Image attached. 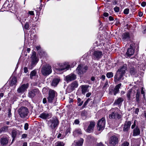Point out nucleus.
Wrapping results in <instances>:
<instances>
[{
    "mask_svg": "<svg viewBox=\"0 0 146 146\" xmlns=\"http://www.w3.org/2000/svg\"><path fill=\"white\" fill-rule=\"evenodd\" d=\"M60 79L59 77L55 78L52 80L51 82V86H56L59 82Z\"/></svg>",
    "mask_w": 146,
    "mask_h": 146,
    "instance_id": "b1692460",
    "label": "nucleus"
},
{
    "mask_svg": "<svg viewBox=\"0 0 146 146\" xmlns=\"http://www.w3.org/2000/svg\"><path fill=\"white\" fill-rule=\"evenodd\" d=\"M6 89V88H5V86H4L0 90V97L1 98H2L3 97L4 92Z\"/></svg>",
    "mask_w": 146,
    "mask_h": 146,
    "instance_id": "4c0bfd02",
    "label": "nucleus"
},
{
    "mask_svg": "<svg viewBox=\"0 0 146 146\" xmlns=\"http://www.w3.org/2000/svg\"><path fill=\"white\" fill-rule=\"evenodd\" d=\"M121 84L120 83L117 85L114 89L111 90L112 93L114 95L119 92V89L121 86Z\"/></svg>",
    "mask_w": 146,
    "mask_h": 146,
    "instance_id": "5701e85b",
    "label": "nucleus"
},
{
    "mask_svg": "<svg viewBox=\"0 0 146 146\" xmlns=\"http://www.w3.org/2000/svg\"><path fill=\"white\" fill-rule=\"evenodd\" d=\"M19 132V131L16 129H13L11 131V137L12 138V143L14 141L17 135Z\"/></svg>",
    "mask_w": 146,
    "mask_h": 146,
    "instance_id": "393cba45",
    "label": "nucleus"
},
{
    "mask_svg": "<svg viewBox=\"0 0 146 146\" xmlns=\"http://www.w3.org/2000/svg\"><path fill=\"white\" fill-rule=\"evenodd\" d=\"M96 146H105L102 142L97 143Z\"/></svg>",
    "mask_w": 146,
    "mask_h": 146,
    "instance_id": "bf43d9fd",
    "label": "nucleus"
},
{
    "mask_svg": "<svg viewBox=\"0 0 146 146\" xmlns=\"http://www.w3.org/2000/svg\"><path fill=\"white\" fill-rule=\"evenodd\" d=\"M8 117L10 118L11 117L12 114L11 113V107H9L8 108Z\"/></svg>",
    "mask_w": 146,
    "mask_h": 146,
    "instance_id": "c03bdc74",
    "label": "nucleus"
},
{
    "mask_svg": "<svg viewBox=\"0 0 146 146\" xmlns=\"http://www.w3.org/2000/svg\"><path fill=\"white\" fill-rule=\"evenodd\" d=\"M109 117L110 119H116L118 124L121 123L122 119L121 115L117 111L112 112L109 115Z\"/></svg>",
    "mask_w": 146,
    "mask_h": 146,
    "instance_id": "1a4fd4ad",
    "label": "nucleus"
},
{
    "mask_svg": "<svg viewBox=\"0 0 146 146\" xmlns=\"http://www.w3.org/2000/svg\"><path fill=\"white\" fill-rule=\"evenodd\" d=\"M141 5L143 7H145L146 5V3L143 1L141 3Z\"/></svg>",
    "mask_w": 146,
    "mask_h": 146,
    "instance_id": "774afa93",
    "label": "nucleus"
},
{
    "mask_svg": "<svg viewBox=\"0 0 146 146\" xmlns=\"http://www.w3.org/2000/svg\"><path fill=\"white\" fill-rule=\"evenodd\" d=\"M139 109L138 108H137L135 110V113L137 115H138V113L139 112Z\"/></svg>",
    "mask_w": 146,
    "mask_h": 146,
    "instance_id": "e2e57ef3",
    "label": "nucleus"
},
{
    "mask_svg": "<svg viewBox=\"0 0 146 146\" xmlns=\"http://www.w3.org/2000/svg\"><path fill=\"white\" fill-rule=\"evenodd\" d=\"M98 49H94L92 54V58L94 60H99L103 56V50Z\"/></svg>",
    "mask_w": 146,
    "mask_h": 146,
    "instance_id": "423d86ee",
    "label": "nucleus"
},
{
    "mask_svg": "<svg viewBox=\"0 0 146 146\" xmlns=\"http://www.w3.org/2000/svg\"><path fill=\"white\" fill-rule=\"evenodd\" d=\"M109 19L110 21H112L114 20V19L113 17L110 16L109 17Z\"/></svg>",
    "mask_w": 146,
    "mask_h": 146,
    "instance_id": "338daca9",
    "label": "nucleus"
},
{
    "mask_svg": "<svg viewBox=\"0 0 146 146\" xmlns=\"http://www.w3.org/2000/svg\"><path fill=\"white\" fill-rule=\"evenodd\" d=\"M44 5L41 4L40 6H38L37 7V10H36L35 11L36 12V15H39L40 14V11H41V10L42 9V7H43ZM41 12L40 13H41Z\"/></svg>",
    "mask_w": 146,
    "mask_h": 146,
    "instance_id": "f704fd0d",
    "label": "nucleus"
},
{
    "mask_svg": "<svg viewBox=\"0 0 146 146\" xmlns=\"http://www.w3.org/2000/svg\"><path fill=\"white\" fill-rule=\"evenodd\" d=\"M80 121L79 119H76L74 121V123L75 125H78L80 123Z\"/></svg>",
    "mask_w": 146,
    "mask_h": 146,
    "instance_id": "864d4df0",
    "label": "nucleus"
},
{
    "mask_svg": "<svg viewBox=\"0 0 146 146\" xmlns=\"http://www.w3.org/2000/svg\"><path fill=\"white\" fill-rule=\"evenodd\" d=\"M121 40L126 42V45L128 44V33L126 32L122 35Z\"/></svg>",
    "mask_w": 146,
    "mask_h": 146,
    "instance_id": "cd10ccee",
    "label": "nucleus"
},
{
    "mask_svg": "<svg viewBox=\"0 0 146 146\" xmlns=\"http://www.w3.org/2000/svg\"><path fill=\"white\" fill-rule=\"evenodd\" d=\"M114 10L115 12L118 13L119 11V8L117 6H116L114 8Z\"/></svg>",
    "mask_w": 146,
    "mask_h": 146,
    "instance_id": "3c124183",
    "label": "nucleus"
},
{
    "mask_svg": "<svg viewBox=\"0 0 146 146\" xmlns=\"http://www.w3.org/2000/svg\"><path fill=\"white\" fill-rule=\"evenodd\" d=\"M106 76L108 78H110L113 76V74L111 72H108L107 73Z\"/></svg>",
    "mask_w": 146,
    "mask_h": 146,
    "instance_id": "49530a36",
    "label": "nucleus"
},
{
    "mask_svg": "<svg viewBox=\"0 0 146 146\" xmlns=\"http://www.w3.org/2000/svg\"><path fill=\"white\" fill-rule=\"evenodd\" d=\"M84 140L83 138H80L78 141L75 143V146H81L82 145Z\"/></svg>",
    "mask_w": 146,
    "mask_h": 146,
    "instance_id": "72a5a7b5",
    "label": "nucleus"
},
{
    "mask_svg": "<svg viewBox=\"0 0 146 146\" xmlns=\"http://www.w3.org/2000/svg\"><path fill=\"white\" fill-rule=\"evenodd\" d=\"M24 28L25 30H29L30 29V26L29 24L27 23L25 24L24 26Z\"/></svg>",
    "mask_w": 146,
    "mask_h": 146,
    "instance_id": "8fccbe9b",
    "label": "nucleus"
},
{
    "mask_svg": "<svg viewBox=\"0 0 146 146\" xmlns=\"http://www.w3.org/2000/svg\"><path fill=\"white\" fill-rule=\"evenodd\" d=\"M18 113L20 117L22 118L26 117L29 113V110L26 107L22 106L20 108L18 111Z\"/></svg>",
    "mask_w": 146,
    "mask_h": 146,
    "instance_id": "6e6552de",
    "label": "nucleus"
},
{
    "mask_svg": "<svg viewBox=\"0 0 146 146\" xmlns=\"http://www.w3.org/2000/svg\"><path fill=\"white\" fill-rule=\"evenodd\" d=\"M123 13L125 14H128V8H126L124 10Z\"/></svg>",
    "mask_w": 146,
    "mask_h": 146,
    "instance_id": "69168bd1",
    "label": "nucleus"
},
{
    "mask_svg": "<svg viewBox=\"0 0 146 146\" xmlns=\"http://www.w3.org/2000/svg\"><path fill=\"white\" fill-rule=\"evenodd\" d=\"M42 102L44 104H46L47 103V100L46 98H44L42 100Z\"/></svg>",
    "mask_w": 146,
    "mask_h": 146,
    "instance_id": "0e129e2a",
    "label": "nucleus"
},
{
    "mask_svg": "<svg viewBox=\"0 0 146 146\" xmlns=\"http://www.w3.org/2000/svg\"><path fill=\"white\" fill-rule=\"evenodd\" d=\"M140 133V131L138 127H136L133 130V135L136 136L139 135Z\"/></svg>",
    "mask_w": 146,
    "mask_h": 146,
    "instance_id": "473e14b6",
    "label": "nucleus"
},
{
    "mask_svg": "<svg viewBox=\"0 0 146 146\" xmlns=\"http://www.w3.org/2000/svg\"><path fill=\"white\" fill-rule=\"evenodd\" d=\"M108 83L107 82H106L103 87V89H106L108 87Z\"/></svg>",
    "mask_w": 146,
    "mask_h": 146,
    "instance_id": "052dcab7",
    "label": "nucleus"
},
{
    "mask_svg": "<svg viewBox=\"0 0 146 146\" xmlns=\"http://www.w3.org/2000/svg\"><path fill=\"white\" fill-rule=\"evenodd\" d=\"M123 101L122 98H119L117 100L115 101V103L116 104H119Z\"/></svg>",
    "mask_w": 146,
    "mask_h": 146,
    "instance_id": "a19ab883",
    "label": "nucleus"
},
{
    "mask_svg": "<svg viewBox=\"0 0 146 146\" xmlns=\"http://www.w3.org/2000/svg\"><path fill=\"white\" fill-rule=\"evenodd\" d=\"M125 49L127 51L124 54V56L126 58H128V48L126 47H125Z\"/></svg>",
    "mask_w": 146,
    "mask_h": 146,
    "instance_id": "13d9d810",
    "label": "nucleus"
},
{
    "mask_svg": "<svg viewBox=\"0 0 146 146\" xmlns=\"http://www.w3.org/2000/svg\"><path fill=\"white\" fill-rule=\"evenodd\" d=\"M118 141V138L115 135L112 136L110 137L109 141L110 144L114 146L117 143Z\"/></svg>",
    "mask_w": 146,
    "mask_h": 146,
    "instance_id": "4be33fe9",
    "label": "nucleus"
},
{
    "mask_svg": "<svg viewBox=\"0 0 146 146\" xmlns=\"http://www.w3.org/2000/svg\"><path fill=\"white\" fill-rule=\"evenodd\" d=\"M127 70V65L124 64L122 66L120 67L117 71L114 76V81L115 82L123 80V76Z\"/></svg>",
    "mask_w": 146,
    "mask_h": 146,
    "instance_id": "f03ea898",
    "label": "nucleus"
},
{
    "mask_svg": "<svg viewBox=\"0 0 146 146\" xmlns=\"http://www.w3.org/2000/svg\"><path fill=\"white\" fill-rule=\"evenodd\" d=\"M81 118L83 120H85L87 117V114L85 110L82 111L80 114Z\"/></svg>",
    "mask_w": 146,
    "mask_h": 146,
    "instance_id": "c756f323",
    "label": "nucleus"
},
{
    "mask_svg": "<svg viewBox=\"0 0 146 146\" xmlns=\"http://www.w3.org/2000/svg\"><path fill=\"white\" fill-rule=\"evenodd\" d=\"M92 100L90 99V98H88L84 103L83 105L82 106L81 108L80 109L81 110L82 109L86 107V106L87 105L88 102H90L91 100Z\"/></svg>",
    "mask_w": 146,
    "mask_h": 146,
    "instance_id": "58836bf2",
    "label": "nucleus"
},
{
    "mask_svg": "<svg viewBox=\"0 0 146 146\" xmlns=\"http://www.w3.org/2000/svg\"><path fill=\"white\" fill-rule=\"evenodd\" d=\"M36 48L38 52H40L41 50H42L41 47L40 46H36Z\"/></svg>",
    "mask_w": 146,
    "mask_h": 146,
    "instance_id": "6e6d98bb",
    "label": "nucleus"
},
{
    "mask_svg": "<svg viewBox=\"0 0 146 146\" xmlns=\"http://www.w3.org/2000/svg\"><path fill=\"white\" fill-rule=\"evenodd\" d=\"M88 68V66L85 65L84 63L80 64L78 65L76 71L78 75L81 76L87 72Z\"/></svg>",
    "mask_w": 146,
    "mask_h": 146,
    "instance_id": "39448f33",
    "label": "nucleus"
},
{
    "mask_svg": "<svg viewBox=\"0 0 146 146\" xmlns=\"http://www.w3.org/2000/svg\"><path fill=\"white\" fill-rule=\"evenodd\" d=\"M73 134L74 137H76L78 135L82 134L81 130L80 128L76 129L73 132Z\"/></svg>",
    "mask_w": 146,
    "mask_h": 146,
    "instance_id": "7c9ffc66",
    "label": "nucleus"
},
{
    "mask_svg": "<svg viewBox=\"0 0 146 146\" xmlns=\"http://www.w3.org/2000/svg\"><path fill=\"white\" fill-rule=\"evenodd\" d=\"M9 139L7 136L2 137L0 139V143L1 146H7Z\"/></svg>",
    "mask_w": 146,
    "mask_h": 146,
    "instance_id": "aec40b11",
    "label": "nucleus"
},
{
    "mask_svg": "<svg viewBox=\"0 0 146 146\" xmlns=\"http://www.w3.org/2000/svg\"><path fill=\"white\" fill-rule=\"evenodd\" d=\"M63 133L64 134L65 137H66V136H68L69 135V133H70V129L68 128L66 130L65 132Z\"/></svg>",
    "mask_w": 146,
    "mask_h": 146,
    "instance_id": "de8ad7c7",
    "label": "nucleus"
},
{
    "mask_svg": "<svg viewBox=\"0 0 146 146\" xmlns=\"http://www.w3.org/2000/svg\"><path fill=\"white\" fill-rule=\"evenodd\" d=\"M12 3H9L8 1H5L3 5L2 9L4 11H10L11 12L12 11Z\"/></svg>",
    "mask_w": 146,
    "mask_h": 146,
    "instance_id": "f3484780",
    "label": "nucleus"
},
{
    "mask_svg": "<svg viewBox=\"0 0 146 146\" xmlns=\"http://www.w3.org/2000/svg\"><path fill=\"white\" fill-rule=\"evenodd\" d=\"M29 124L27 123H25L24 126V129L25 130H27L29 128Z\"/></svg>",
    "mask_w": 146,
    "mask_h": 146,
    "instance_id": "603ef678",
    "label": "nucleus"
},
{
    "mask_svg": "<svg viewBox=\"0 0 146 146\" xmlns=\"http://www.w3.org/2000/svg\"><path fill=\"white\" fill-rule=\"evenodd\" d=\"M20 8V5L18 3L15 2L13 4H12V11L15 12H17V11Z\"/></svg>",
    "mask_w": 146,
    "mask_h": 146,
    "instance_id": "bb28decb",
    "label": "nucleus"
},
{
    "mask_svg": "<svg viewBox=\"0 0 146 146\" xmlns=\"http://www.w3.org/2000/svg\"><path fill=\"white\" fill-rule=\"evenodd\" d=\"M40 93V91L38 88H35L29 91L28 94V97L33 98L38 96Z\"/></svg>",
    "mask_w": 146,
    "mask_h": 146,
    "instance_id": "2eb2a0df",
    "label": "nucleus"
},
{
    "mask_svg": "<svg viewBox=\"0 0 146 146\" xmlns=\"http://www.w3.org/2000/svg\"><path fill=\"white\" fill-rule=\"evenodd\" d=\"M27 135L26 134H23L22 135V138L23 139L26 138L27 137Z\"/></svg>",
    "mask_w": 146,
    "mask_h": 146,
    "instance_id": "680f3d73",
    "label": "nucleus"
},
{
    "mask_svg": "<svg viewBox=\"0 0 146 146\" xmlns=\"http://www.w3.org/2000/svg\"><path fill=\"white\" fill-rule=\"evenodd\" d=\"M38 53L41 57L44 56L46 54V52L42 49L41 50L40 52H38Z\"/></svg>",
    "mask_w": 146,
    "mask_h": 146,
    "instance_id": "09e8293b",
    "label": "nucleus"
},
{
    "mask_svg": "<svg viewBox=\"0 0 146 146\" xmlns=\"http://www.w3.org/2000/svg\"><path fill=\"white\" fill-rule=\"evenodd\" d=\"M136 100L138 102L139 100V93L137 92L136 94Z\"/></svg>",
    "mask_w": 146,
    "mask_h": 146,
    "instance_id": "5fc2aeb1",
    "label": "nucleus"
},
{
    "mask_svg": "<svg viewBox=\"0 0 146 146\" xmlns=\"http://www.w3.org/2000/svg\"><path fill=\"white\" fill-rule=\"evenodd\" d=\"M38 78V76L37 75L36 70H34L31 72L30 74V78L31 79H37Z\"/></svg>",
    "mask_w": 146,
    "mask_h": 146,
    "instance_id": "a878e982",
    "label": "nucleus"
},
{
    "mask_svg": "<svg viewBox=\"0 0 146 146\" xmlns=\"http://www.w3.org/2000/svg\"><path fill=\"white\" fill-rule=\"evenodd\" d=\"M10 83V85L11 86H15L16 85V83L17 82V78L15 76L13 77L11 80L9 81Z\"/></svg>",
    "mask_w": 146,
    "mask_h": 146,
    "instance_id": "c85d7f7f",
    "label": "nucleus"
},
{
    "mask_svg": "<svg viewBox=\"0 0 146 146\" xmlns=\"http://www.w3.org/2000/svg\"><path fill=\"white\" fill-rule=\"evenodd\" d=\"M48 127L53 130H56L59 124V121L56 117H52L46 121Z\"/></svg>",
    "mask_w": 146,
    "mask_h": 146,
    "instance_id": "7ed1b4c3",
    "label": "nucleus"
},
{
    "mask_svg": "<svg viewBox=\"0 0 146 146\" xmlns=\"http://www.w3.org/2000/svg\"><path fill=\"white\" fill-rule=\"evenodd\" d=\"M52 72L51 66H43L42 69L41 73L44 76H48Z\"/></svg>",
    "mask_w": 146,
    "mask_h": 146,
    "instance_id": "dca6fc26",
    "label": "nucleus"
},
{
    "mask_svg": "<svg viewBox=\"0 0 146 146\" xmlns=\"http://www.w3.org/2000/svg\"><path fill=\"white\" fill-rule=\"evenodd\" d=\"M87 138L90 140V141H91L93 140L94 139V137L91 135H89L87 137Z\"/></svg>",
    "mask_w": 146,
    "mask_h": 146,
    "instance_id": "4d7b16f0",
    "label": "nucleus"
},
{
    "mask_svg": "<svg viewBox=\"0 0 146 146\" xmlns=\"http://www.w3.org/2000/svg\"><path fill=\"white\" fill-rule=\"evenodd\" d=\"M129 72L131 75H134L136 73V70L134 68H131L130 69Z\"/></svg>",
    "mask_w": 146,
    "mask_h": 146,
    "instance_id": "79ce46f5",
    "label": "nucleus"
},
{
    "mask_svg": "<svg viewBox=\"0 0 146 146\" xmlns=\"http://www.w3.org/2000/svg\"><path fill=\"white\" fill-rule=\"evenodd\" d=\"M76 78V75L73 73L66 76L65 77L66 81L67 83L74 80Z\"/></svg>",
    "mask_w": 146,
    "mask_h": 146,
    "instance_id": "412c9836",
    "label": "nucleus"
},
{
    "mask_svg": "<svg viewBox=\"0 0 146 146\" xmlns=\"http://www.w3.org/2000/svg\"><path fill=\"white\" fill-rule=\"evenodd\" d=\"M31 67H29V68L30 69H31L35 66L38 61V59H37L36 56V52H33L31 56Z\"/></svg>",
    "mask_w": 146,
    "mask_h": 146,
    "instance_id": "4468645a",
    "label": "nucleus"
},
{
    "mask_svg": "<svg viewBox=\"0 0 146 146\" xmlns=\"http://www.w3.org/2000/svg\"><path fill=\"white\" fill-rule=\"evenodd\" d=\"M129 35L128 33V39L129 38ZM128 39V42L129 41ZM129 43V42H128ZM130 44L129 48H128V57L133 54L135 49V43L132 41L130 40L129 42Z\"/></svg>",
    "mask_w": 146,
    "mask_h": 146,
    "instance_id": "9b49d317",
    "label": "nucleus"
},
{
    "mask_svg": "<svg viewBox=\"0 0 146 146\" xmlns=\"http://www.w3.org/2000/svg\"><path fill=\"white\" fill-rule=\"evenodd\" d=\"M57 93L55 91L50 90L48 92V96L47 98L48 103H52L53 102H55L57 99Z\"/></svg>",
    "mask_w": 146,
    "mask_h": 146,
    "instance_id": "0eeeda50",
    "label": "nucleus"
},
{
    "mask_svg": "<svg viewBox=\"0 0 146 146\" xmlns=\"http://www.w3.org/2000/svg\"><path fill=\"white\" fill-rule=\"evenodd\" d=\"M57 137L58 138H59L60 139H62L64 137H65V136L63 133L62 134V133H60L58 134Z\"/></svg>",
    "mask_w": 146,
    "mask_h": 146,
    "instance_id": "a18cd8bd",
    "label": "nucleus"
},
{
    "mask_svg": "<svg viewBox=\"0 0 146 146\" xmlns=\"http://www.w3.org/2000/svg\"><path fill=\"white\" fill-rule=\"evenodd\" d=\"M89 86L85 85H82L81 86L82 89V94H84L87 91Z\"/></svg>",
    "mask_w": 146,
    "mask_h": 146,
    "instance_id": "2f4dec72",
    "label": "nucleus"
},
{
    "mask_svg": "<svg viewBox=\"0 0 146 146\" xmlns=\"http://www.w3.org/2000/svg\"><path fill=\"white\" fill-rule=\"evenodd\" d=\"M52 116L51 113L45 111L41 113L39 117L44 119H47L51 118Z\"/></svg>",
    "mask_w": 146,
    "mask_h": 146,
    "instance_id": "6ab92c4d",
    "label": "nucleus"
},
{
    "mask_svg": "<svg viewBox=\"0 0 146 146\" xmlns=\"http://www.w3.org/2000/svg\"><path fill=\"white\" fill-rule=\"evenodd\" d=\"M106 120L104 117L102 118L98 121L97 128L99 131H100L104 129L105 127Z\"/></svg>",
    "mask_w": 146,
    "mask_h": 146,
    "instance_id": "ddd939ff",
    "label": "nucleus"
},
{
    "mask_svg": "<svg viewBox=\"0 0 146 146\" xmlns=\"http://www.w3.org/2000/svg\"><path fill=\"white\" fill-rule=\"evenodd\" d=\"M83 101L82 100V99L80 98H77V105L78 106H81L83 103Z\"/></svg>",
    "mask_w": 146,
    "mask_h": 146,
    "instance_id": "ea45409f",
    "label": "nucleus"
},
{
    "mask_svg": "<svg viewBox=\"0 0 146 146\" xmlns=\"http://www.w3.org/2000/svg\"><path fill=\"white\" fill-rule=\"evenodd\" d=\"M104 41L103 40L98 39L94 44V47L95 48L96 47L98 48L96 49L103 50V46L104 45Z\"/></svg>",
    "mask_w": 146,
    "mask_h": 146,
    "instance_id": "f8f14e48",
    "label": "nucleus"
},
{
    "mask_svg": "<svg viewBox=\"0 0 146 146\" xmlns=\"http://www.w3.org/2000/svg\"><path fill=\"white\" fill-rule=\"evenodd\" d=\"M123 131L124 132H128V121H126L124 125L123 128Z\"/></svg>",
    "mask_w": 146,
    "mask_h": 146,
    "instance_id": "e433bc0d",
    "label": "nucleus"
},
{
    "mask_svg": "<svg viewBox=\"0 0 146 146\" xmlns=\"http://www.w3.org/2000/svg\"><path fill=\"white\" fill-rule=\"evenodd\" d=\"M29 86L28 83L22 85L17 90V92L19 93L23 94L27 91V89Z\"/></svg>",
    "mask_w": 146,
    "mask_h": 146,
    "instance_id": "a211bd4d",
    "label": "nucleus"
},
{
    "mask_svg": "<svg viewBox=\"0 0 146 146\" xmlns=\"http://www.w3.org/2000/svg\"><path fill=\"white\" fill-rule=\"evenodd\" d=\"M95 125V122L93 121L85 122L83 123L84 129L86 132L88 133H91L94 131Z\"/></svg>",
    "mask_w": 146,
    "mask_h": 146,
    "instance_id": "20e7f679",
    "label": "nucleus"
},
{
    "mask_svg": "<svg viewBox=\"0 0 146 146\" xmlns=\"http://www.w3.org/2000/svg\"><path fill=\"white\" fill-rule=\"evenodd\" d=\"M76 64L75 61L72 62H65L63 63H59L58 67H56L55 69L57 72H61L65 70H67L70 68H72Z\"/></svg>",
    "mask_w": 146,
    "mask_h": 146,
    "instance_id": "f257e3e1",
    "label": "nucleus"
},
{
    "mask_svg": "<svg viewBox=\"0 0 146 146\" xmlns=\"http://www.w3.org/2000/svg\"><path fill=\"white\" fill-rule=\"evenodd\" d=\"M64 144L62 142L57 141L55 144V146H64Z\"/></svg>",
    "mask_w": 146,
    "mask_h": 146,
    "instance_id": "37998d69",
    "label": "nucleus"
},
{
    "mask_svg": "<svg viewBox=\"0 0 146 146\" xmlns=\"http://www.w3.org/2000/svg\"><path fill=\"white\" fill-rule=\"evenodd\" d=\"M9 127L5 126L1 128L0 129V134L3 132L7 131L8 130Z\"/></svg>",
    "mask_w": 146,
    "mask_h": 146,
    "instance_id": "c9c22d12",
    "label": "nucleus"
},
{
    "mask_svg": "<svg viewBox=\"0 0 146 146\" xmlns=\"http://www.w3.org/2000/svg\"><path fill=\"white\" fill-rule=\"evenodd\" d=\"M78 84V81H75L69 85L66 90V92L68 93H70L74 90L75 89L77 88Z\"/></svg>",
    "mask_w": 146,
    "mask_h": 146,
    "instance_id": "9d476101",
    "label": "nucleus"
}]
</instances>
